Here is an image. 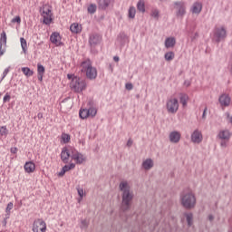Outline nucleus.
<instances>
[{
	"instance_id": "obj_1",
	"label": "nucleus",
	"mask_w": 232,
	"mask_h": 232,
	"mask_svg": "<svg viewBox=\"0 0 232 232\" xmlns=\"http://www.w3.org/2000/svg\"><path fill=\"white\" fill-rule=\"evenodd\" d=\"M80 68V77H73L70 83V88L77 93H81L82 90H86V82L84 79L88 78V63L86 61L82 62Z\"/></svg>"
},
{
	"instance_id": "obj_2",
	"label": "nucleus",
	"mask_w": 232,
	"mask_h": 232,
	"mask_svg": "<svg viewBox=\"0 0 232 232\" xmlns=\"http://www.w3.org/2000/svg\"><path fill=\"white\" fill-rule=\"evenodd\" d=\"M119 188L122 191L121 209L123 213H126V211H130V209H131V200H133V193L130 192V185H128V182L126 181L121 182Z\"/></svg>"
},
{
	"instance_id": "obj_3",
	"label": "nucleus",
	"mask_w": 232,
	"mask_h": 232,
	"mask_svg": "<svg viewBox=\"0 0 232 232\" xmlns=\"http://www.w3.org/2000/svg\"><path fill=\"white\" fill-rule=\"evenodd\" d=\"M179 200L182 208L185 209H195L197 207V197L193 191L181 192Z\"/></svg>"
},
{
	"instance_id": "obj_4",
	"label": "nucleus",
	"mask_w": 232,
	"mask_h": 232,
	"mask_svg": "<svg viewBox=\"0 0 232 232\" xmlns=\"http://www.w3.org/2000/svg\"><path fill=\"white\" fill-rule=\"evenodd\" d=\"M102 41V36L101 34L94 33L92 34L89 37V44L91 47V53H97V49L96 46L98 44H101V42Z\"/></svg>"
},
{
	"instance_id": "obj_5",
	"label": "nucleus",
	"mask_w": 232,
	"mask_h": 232,
	"mask_svg": "<svg viewBox=\"0 0 232 232\" xmlns=\"http://www.w3.org/2000/svg\"><path fill=\"white\" fill-rule=\"evenodd\" d=\"M226 37H227V31L226 27H217L214 30V39L216 43H220L221 41H226Z\"/></svg>"
},
{
	"instance_id": "obj_6",
	"label": "nucleus",
	"mask_w": 232,
	"mask_h": 232,
	"mask_svg": "<svg viewBox=\"0 0 232 232\" xmlns=\"http://www.w3.org/2000/svg\"><path fill=\"white\" fill-rule=\"evenodd\" d=\"M166 108L169 113H177L179 111V100L177 98L167 100Z\"/></svg>"
},
{
	"instance_id": "obj_7",
	"label": "nucleus",
	"mask_w": 232,
	"mask_h": 232,
	"mask_svg": "<svg viewBox=\"0 0 232 232\" xmlns=\"http://www.w3.org/2000/svg\"><path fill=\"white\" fill-rule=\"evenodd\" d=\"M33 232H46V222L37 218L33 223Z\"/></svg>"
},
{
	"instance_id": "obj_8",
	"label": "nucleus",
	"mask_w": 232,
	"mask_h": 232,
	"mask_svg": "<svg viewBox=\"0 0 232 232\" xmlns=\"http://www.w3.org/2000/svg\"><path fill=\"white\" fill-rule=\"evenodd\" d=\"M73 148H66L64 147L61 152V160L64 164H68V160H70V157L72 158V155L74 153Z\"/></svg>"
},
{
	"instance_id": "obj_9",
	"label": "nucleus",
	"mask_w": 232,
	"mask_h": 232,
	"mask_svg": "<svg viewBox=\"0 0 232 232\" xmlns=\"http://www.w3.org/2000/svg\"><path fill=\"white\" fill-rule=\"evenodd\" d=\"M176 6V15L177 17H184L186 14V5H184V3L182 2H175L174 3Z\"/></svg>"
},
{
	"instance_id": "obj_10",
	"label": "nucleus",
	"mask_w": 232,
	"mask_h": 232,
	"mask_svg": "<svg viewBox=\"0 0 232 232\" xmlns=\"http://www.w3.org/2000/svg\"><path fill=\"white\" fill-rule=\"evenodd\" d=\"M6 52V33L3 31L0 34V57Z\"/></svg>"
},
{
	"instance_id": "obj_11",
	"label": "nucleus",
	"mask_w": 232,
	"mask_h": 232,
	"mask_svg": "<svg viewBox=\"0 0 232 232\" xmlns=\"http://www.w3.org/2000/svg\"><path fill=\"white\" fill-rule=\"evenodd\" d=\"M88 79L90 81L97 79V68L92 66V62L90 60H88Z\"/></svg>"
},
{
	"instance_id": "obj_12",
	"label": "nucleus",
	"mask_w": 232,
	"mask_h": 232,
	"mask_svg": "<svg viewBox=\"0 0 232 232\" xmlns=\"http://www.w3.org/2000/svg\"><path fill=\"white\" fill-rule=\"evenodd\" d=\"M42 15L44 17V24H50L52 23V10L48 8H44Z\"/></svg>"
},
{
	"instance_id": "obj_13",
	"label": "nucleus",
	"mask_w": 232,
	"mask_h": 232,
	"mask_svg": "<svg viewBox=\"0 0 232 232\" xmlns=\"http://www.w3.org/2000/svg\"><path fill=\"white\" fill-rule=\"evenodd\" d=\"M218 101L221 106L227 107L229 104H231V97H229V94L227 93L221 94Z\"/></svg>"
},
{
	"instance_id": "obj_14",
	"label": "nucleus",
	"mask_w": 232,
	"mask_h": 232,
	"mask_svg": "<svg viewBox=\"0 0 232 232\" xmlns=\"http://www.w3.org/2000/svg\"><path fill=\"white\" fill-rule=\"evenodd\" d=\"M181 137L182 135L180 134V132L173 130L169 133V141L172 142L173 144H178V142H180Z\"/></svg>"
},
{
	"instance_id": "obj_15",
	"label": "nucleus",
	"mask_w": 232,
	"mask_h": 232,
	"mask_svg": "<svg viewBox=\"0 0 232 232\" xmlns=\"http://www.w3.org/2000/svg\"><path fill=\"white\" fill-rule=\"evenodd\" d=\"M191 140L196 144H200V142H202V132L198 130H194L191 134Z\"/></svg>"
},
{
	"instance_id": "obj_16",
	"label": "nucleus",
	"mask_w": 232,
	"mask_h": 232,
	"mask_svg": "<svg viewBox=\"0 0 232 232\" xmlns=\"http://www.w3.org/2000/svg\"><path fill=\"white\" fill-rule=\"evenodd\" d=\"M51 43L53 44H56V46H63V43L61 42V34L59 33H53L50 37Z\"/></svg>"
},
{
	"instance_id": "obj_17",
	"label": "nucleus",
	"mask_w": 232,
	"mask_h": 232,
	"mask_svg": "<svg viewBox=\"0 0 232 232\" xmlns=\"http://www.w3.org/2000/svg\"><path fill=\"white\" fill-rule=\"evenodd\" d=\"M72 159L73 160H76L78 164H82L84 162V156L82 154L79 153L77 150H74V152L72 154Z\"/></svg>"
},
{
	"instance_id": "obj_18",
	"label": "nucleus",
	"mask_w": 232,
	"mask_h": 232,
	"mask_svg": "<svg viewBox=\"0 0 232 232\" xmlns=\"http://www.w3.org/2000/svg\"><path fill=\"white\" fill-rule=\"evenodd\" d=\"M24 168L25 173H34L35 171V163L33 161H27L25 162Z\"/></svg>"
},
{
	"instance_id": "obj_19",
	"label": "nucleus",
	"mask_w": 232,
	"mask_h": 232,
	"mask_svg": "<svg viewBox=\"0 0 232 232\" xmlns=\"http://www.w3.org/2000/svg\"><path fill=\"white\" fill-rule=\"evenodd\" d=\"M177 44L175 37H168L165 39V48H174Z\"/></svg>"
},
{
	"instance_id": "obj_20",
	"label": "nucleus",
	"mask_w": 232,
	"mask_h": 232,
	"mask_svg": "<svg viewBox=\"0 0 232 232\" xmlns=\"http://www.w3.org/2000/svg\"><path fill=\"white\" fill-rule=\"evenodd\" d=\"M110 5H111V0H99L98 8L100 10H106Z\"/></svg>"
},
{
	"instance_id": "obj_21",
	"label": "nucleus",
	"mask_w": 232,
	"mask_h": 232,
	"mask_svg": "<svg viewBox=\"0 0 232 232\" xmlns=\"http://www.w3.org/2000/svg\"><path fill=\"white\" fill-rule=\"evenodd\" d=\"M70 30L72 34H81V32L82 31V26L77 23H74L71 24Z\"/></svg>"
},
{
	"instance_id": "obj_22",
	"label": "nucleus",
	"mask_w": 232,
	"mask_h": 232,
	"mask_svg": "<svg viewBox=\"0 0 232 232\" xmlns=\"http://www.w3.org/2000/svg\"><path fill=\"white\" fill-rule=\"evenodd\" d=\"M153 166H154L153 160H151V159H147L142 162L143 169H146V170L151 169V168H153Z\"/></svg>"
},
{
	"instance_id": "obj_23",
	"label": "nucleus",
	"mask_w": 232,
	"mask_h": 232,
	"mask_svg": "<svg viewBox=\"0 0 232 232\" xmlns=\"http://www.w3.org/2000/svg\"><path fill=\"white\" fill-rule=\"evenodd\" d=\"M218 138L222 140H229L231 139V133L229 130H223L218 133Z\"/></svg>"
},
{
	"instance_id": "obj_24",
	"label": "nucleus",
	"mask_w": 232,
	"mask_h": 232,
	"mask_svg": "<svg viewBox=\"0 0 232 232\" xmlns=\"http://www.w3.org/2000/svg\"><path fill=\"white\" fill-rule=\"evenodd\" d=\"M189 100V96L186 93H180L179 102L182 104L183 108L188 106V101Z\"/></svg>"
},
{
	"instance_id": "obj_25",
	"label": "nucleus",
	"mask_w": 232,
	"mask_h": 232,
	"mask_svg": "<svg viewBox=\"0 0 232 232\" xmlns=\"http://www.w3.org/2000/svg\"><path fill=\"white\" fill-rule=\"evenodd\" d=\"M183 215L186 218L188 227H191L193 225V214L191 212H185Z\"/></svg>"
},
{
	"instance_id": "obj_26",
	"label": "nucleus",
	"mask_w": 232,
	"mask_h": 232,
	"mask_svg": "<svg viewBox=\"0 0 232 232\" xmlns=\"http://www.w3.org/2000/svg\"><path fill=\"white\" fill-rule=\"evenodd\" d=\"M202 12V4L196 2L192 6V14H200Z\"/></svg>"
},
{
	"instance_id": "obj_27",
	"label": "nucleus",
	"mask_w": 232,
	"mask_h": 232,
	"mask_svg": "<svg viewBox=\"0 0 232 232\" xmlns=\"http://www.w3.org/2000/svg\"><path fill=\"white\" fill-rule=\"evenodd\" d=\"M76 189H77V193L80 197V198H78V202L81 203V200H82V198L86 195V192H84V188L82 187H81V185H78L76 187Z\"/></svg>"
},
{
	"instance_id": "obj_28",
	"label": "nucleus",
	"mask_w": 232,
	"mask_h": 232,
	"mask_svg": "<svg viewBox=\"0 0 232 232\" xmlns=\"http://www.w3.org/2000/svg\"><path fill=\"white\" fill-rule=\"evenodd\" d=\"M137 10L141 12V14H144V12H146V4L144 0H139V2L137 3Z\"/></svg>"
},
{
	"instance_id": "obj_29",
	"label": "nucleus",
	"mask_w": 232,
	"mask_h": 232,
	"mask_svg": "<svg viewBox=\"0 0 232 232\" xmlns=\"http://www.w3.org/2000/svg\"><path fill=\"white\" fill-rule=\"evenodd\" d=\"M89 109H88V117H95L97 115V108L92 106V102H89Z\"/></svg>"
},
{
	"instance_id": "obj_30",
	"label": "nucleus",
	"mask_w": 232,
	"mask_h": 232,
	"mask_svg": "<svg viewBox=\"0 0 232 232\" xmlns=\"http://www.w3.org/2000/svg\"><path fill=\"white\" fill-rule=\"evenodd\" d=\"M118 41L121 43V46H124V44H126V41H128V35L124 33H120L118 35Z\"/></svg>"
},
{
	"instance_id": "obj_31",
	"label": "nucleus",
	"mask_w": 232,
	"mask_h": 232,
	"mask_svg": "<svg viewBox=\"0 0 232 232\" xmlns=\"http://www.w3.org/2000/svg\"><path fill=\"white\" fill-rule=\"evenodd\" d=\"M135 14H137V9H135V6H130L129 8V13H128L129 19H135Z\"/></svg>"
},
{
	"instance_id": "obj_32",
	"label": "nucleus",
	"mask_w": 232,
	"mask_h": 232,
	"mask_svg": "<svg viewBox=\"0 0 232 232\" xmlns=\"http://www.w3.org/2000/svg\"><path fill=\"white\" fill-rule=\"evenodd\" d=\"M164 57H165V61H168V62L173 61V59H175V53L172 51L168 52L165 53Z\"/></svg>"
},
{
	"instance_id": "obj_33",
	"label": "nucleus",
	"mask_w": 232,
	"mask_h": 232,
	"mask_svg": "<svg viewBox=\"0 0 232 232\" xmlns=\"http://www.w3.org/2000/svg\"><path fill=\"white\" fill-rule=\"evenodd\" d=\"M80 119H88V109H81L79 111Z\"/></svg>"
},
{
	"instance_id": "obj_34",
	"label": "nucleus",
	"mask_w": 232,
	"mask_h": 232,
	"mask_svg": "<svg viewBox=\"0 0 232 232\" xmlns=\"http://www.w3.org/2000/svg\"><path fill=\"white\" fill-rule=\"evenodd\" d=\"M22 72L26 77H32V75H34V71L30 70L28 67L22 68Z\"/></svg>"
},
{
	"instance_id": "obj_35",
	"label": "nucleus",
	"mask_w": 232,
	"mask_h": 232,
	"mask_svg": "<svg viewBox=\"0 0 232 232\" xmlns=\"http://www.w3.org/2000/svg\"><path fill=\"white\" fill-rule=\"evenodd\" d=\"M21 46L24 53H26V50H28V45L26 44V40L24 38H20Z\"/></svg>"
},
{
	"instance_id": "obj_36",
	"label": "nucleus",
	"mask_w": 232,
	"mask_h": 232,
	"mask_svg": "<svg viewBox=\"0 0 232 232\" xmlns=\"http://www.w3.org/2000/svg\"><path fill=\"white\" fill-rule=\"evenodd\" d=\"M62 106L63 108H67L70 110L72 108V102H70V99L66 98L62 102Z\"/></svg>"
},
{
	"instance_id": "obj_37",
	"label": "nucleus",
	"mask_w": 232,
	"mask_h": 232,
	"mask_svg": "<svg viewBox=\"0 0 232 232\" xmlns=\"http://www.w3.org/2000/svg\"><path fill=\"white\" fill-rule=\"evenodd\" d=\"M88 12L89 14H95V12H97V5L91 4L88 7Z\"/></svg>"
},
{
	"instance_id": "obj_38",
	"label": "nucleus",
	"mask_w": 232,
	"mask_h": 232,
	"mask_svg": "<svg viewBox=\"0 0 232 232\" xmlns=\"http://www.w3.org/2000/svg\"><path fill=\"white\" fill-rule=\"evenodd\" d=\"M0 135L1 137H6V135H8V129H6V126L0 127Z\"/></svg>"
},
{
	"instance_id": "obj_39",
	"label": "nucleus",
	"mask_w": 232,
	"mask_h": 232,
	"mask_svg": "<svg viewBox=\"0 0 232 232\" xmlns=\"http://www.w3.org/2000/svg\"><path fill=\"white\" fill-rule=\"evenodd\" d=\"M81 229H88V220L87 219H82L80 224Z\"/></svg>"
},
{
	"instance_id": "obj_40",
	"label": "nucleus",
	"mask_w": 232,
	"mask_h": 232,
	"mask_svg": "<svg viewBox=\"0 0 232 232\" xmlns=\"http://www.w3.org/2000/svg\"><path fill=\"white\" fill-rule=\"evenodd\" d=\"M37 72H38V74H44V72H45L44 66L41 63H38L37 64Z\"/></svg>"
},
{
	"instance_id": "obj_41",
	"label": "nucleus",
	"mask_w": 232,
	"mask_h": 232,
	"mask_svg": "<svg viewBox=\"0 0 232 232\" xmlns=\"http://www.w3.org/2000/svg\"><path fill=\"white\" fill-rule=\"evenodd\" d=\"M73 168H75V164L73 163H71L70 165H64L63 167V169L65 170V173L66 171H70V169H73Z\"/></svg>"
},
{
	"instance_id": "obj_42",
	"label": "nucleus",
	"mask_w": 232,
	"mask_h": 232,
	"mask_svg": "<svg viewBox=\"0 0 232 232\" xmlns=\"http://www.w3.org/2000/svg\"><path fill=\"white\" fill-rule=\"evenodd\" d=\"M62 140H63V142L67 144V142H70V135L66 133L62 134Z\"/></svg>"
},
{
	"instance_id": "obj_43",
	"label": "nucleus",
	"mask_w": 232,
	"mask_h": 232,
	"mask_svg": "<svg viewBox=\"0 0 232 232\" xmlns=\"http://www.w3.org/2000/svg\"><path fill=\"white\" fill-rule=\"evenodd\" d=\"M13 208H14V203L9 202L5 208V212L7 213L6 215H8V214L10 215V211H12Z\"/></svg>"
},
{
	"instance_id": "obj_44",
	"label": "nucleus",
	"mask_w": 232,
	"mask_h": 232,
	"mask_svg": "<svg viewBox=\"0 0 232 232\" xmlns=\"http://www.w3.org/2000/svg\"><path fill=\"white\" fill-rule=\"evenodd\" d=\"M151 16L154 17V19H159V10L157 9L152 10Z\"/></svg>"
},
{
	"instance_id": "obj_45",
	"label": "nucleus",
	"mask_w": 232,
	"mask_h": 232,
	"mask_svg": "<svg viewBox=\"0 0 232 232\" xmlns=\"http://www.w3.org/2000/svg\"><path fill=\"white\" fill-rule=\"evenodd\" d=\"M9 72H10L9 68L5 69L1 81H3L5 79V77H6V75H8Z\"/></svg>"
},
{
	"instance_id": "obj_46",
	"label": "nucleus",
	"mask_w": 232,
	"mask_h": 232,
	"mask_svg": "<svg viewBox=\"0 0 232 232\" xmlns=\"http://www.w3.org/2000/svg\"><path fill=\"white\" fill-rule=\"evenodd\" d=\"M11 97H10V94L6 93L5 96H4V102H8V101H10Z\"/></svg>"
},
{
	"instance_id": "obj_47",
	"label": "nucleus",
	"mask_w": 232,
	"mask_h": 232,
	"mask_svg": "<svg viewBox=\"0 0 232 232\" xmlns=\"http://www.w3.org/2000/svg\"><path fill=\"white\" fill-rule=\"evenodd\" d=\"M8 218H10V214H6L5 218L3 220V226H6Z\"/></svg>"
},
{
	"instance_id": "obj_48",
	"label": "nucleus",
	"mask_w": 232,
	"mask_h": 232,
	"mask_svg": "<svg viewBox=\"0 0 232 232\" xmlns=\"http://www.w3.org/2000/svg\"><path fill=\"white\" fill-rule=\"evenodd\" d=\"M227 140H224L220 142L221 148H227Z\"/></svg>"
},
{
	"instance_id": "obj_49",
	"label": "nucleus",
	"mask_w": 232,
	"mask_h": 232,
	"mask_svg": "<svg viewBox=\"0 0 232 232\" xmlns=\"http://www.w3.org/2000/svg\"><path fill=\"white\" fill-rule=\"evenodd\" d=\"M12 23H21V16H15L13 20Z\"/></svg>"
},
{
	"instance_id": "obj_50",
	"label": "nucleus",
	"mask_w": 232,
	"mask_h": 232,
	"mask_svg": "<svg viewBox=\"0 0 232 232\" xmlns=\"http://www.w3.org/2000/svg\"><path fill=\"white\" fill-rule=\"evenodd\" d=\"M126 90H133V84L132 83H126L125 84Z\"/></svg>"
},
{
	"instance_id": "obj_51",
	"label": "nucleus",
	"mask_w": 232,
	"mask_h": 232,
	"mask_svg": "<svg viewBox=\"0 0 232 232\" xmlns=\"http://www.w3.org/2000/svg\"><path fill=\"white\" fill-rule=\"evenodd\" d=\"M127 146L128 148H131V146H133V140H131V138L128 140Z\"/></svg>"
},
{
	"instance_id": "obj_52",
	"label": "nucleus",
	"mask_w": 232,
	"mask_h": 232,
	"mask_svg": "<svg viewBox=\"0 0 232 232\" xmlns=\"http://www.w3.org/2000/svg\"><path fill=\"white\" fill-rule=\"evenodd\" d=\"M65 170L62 168V170L58 173V177H64Z\"/></svg>"
},
{
	"instance_id": "obj_53",
	"label": "nucleus",
	"mask_w": 232,
	"mask_h": 232,
	"mask_svg": "<svg viewBox=\"0 0 232 232\" xmlns=\"http://www.w3.org/2000/svg\"><path fill=\"white\" fill-rule=\"evenodd\" d=\"M184 85L187 86V87H189V86H191V82L188 81V80H186V81L184 82Z\"/></svg>"
},
{
	"instance_id": "obj_54",
	"label": "nucleus",
	"mask_w": 232,
	"mask_h": 232,
	"mask_svg": "<svg viewBox=\"0 0 232 232\" xmlns=\"http://www.w3.org/2000/svg\"><path fill=\"white\" fill-rule=\"evenodd\" d=\"M73 77H77L73 74H67V79L73 81Z\"/></svg>"
},
{
	"instance_id": "obj_55",
	"label": "nucleus",
	"mask_w": 232,
	"mask_h": 232,
	"mask_svg": "<svg viewBox=\"0 0 232 232\" xmlns=\"http://www.w3.org/2000/svg\"><path fill=\"white\" fill-rule=\"evenodd\" d=\"M43 77H44V74H38V81H40V82H43Z\"/></svg>"
},
{
	"instance_id": "obj_56",
	"label": "nucleus",
	"mask_w": 232,
	"mask_h": 232,
	"mask_svg": "<svg viewBox=\"0 0 232 232\" xmlns=\"http://www.w3.org/2000/svg\"><path fill=\"white\" fill-rule=\"evenodd\" d=\"M206 111H208V107H206L203 111L202 119H206Z\"/></svg>"
},
{
	"instance_id": "obj_57",
	"label": "nucleus",
	"mask_w": 232,
	"mask_h": 232,
	"mask_svg": "<svg viewBox=\"0 0 232 232\" xmlns=\"http://www.w3.org/2000/svg\"><path fill=\"white\" fill-rule=\"evenodd\" d=\"M11 153H14V154H15V153H17V148H11Z\"/></svg>"
},
{
	"instance_id": "obj_58",
	"label": "nucleus",
	"mask_w": 232,
	"mask_h": 232,
	"mask_svg": "<svg viewBox=\"0 0 232 232\" xmlns=\"http://www.w3.org/2000/svg\"><path fill=\"white\" fill-rule=\"evenodd\" d=\"M208 220L213 222V220H215V217H213V215H208Z\"/></svg>"
},
{
	"instance_id": "obj_59",
	"label": "nucleus",
	"mask_w": 232,
	"mask_h": 232,
	"mask_svg": "<svg viewBox=\"0 0 232 232\" xmlns=\"http://www.w3.org/2000/svg\"><path fill=\"white\" fill-rule=\"evenodd\" d=\"M37 118H38L39 120L43 119V112H39V113L37 114Z\"/></svg>"
},
{
	"instance_id": "obj_60",
	"label": "nucleus",
	"mask_w": 232,
	"mask_h": 232,
	"mask_svg": "<svg viewBox=\"0 0 232 232\" xmlns=\"http://www.w3.org/2000/svg\"><path fill=\"white\" fill-rule=\"evenodd\" d=\"M113 61H115V63H119V61H120L119 56H114Z\"/></svg>"
},
{
	"instance_id": "obj_61",
	"label": "nucleus",
	"mask_w": 232,
	"mask_h": 232,
	"mask_svg": "<svg viewBox=\"0 0 232 232\" xmlns=\"http://www.w3.org/2000/svg\"><path fill=\"white\" fill-rule=\"evenodd\" d=\"M82 144L84 146L85 142H84V141H82Z\"/></svg>"
},
{
	"instance_id": "obj_62",
	"label": "nucleus",
	"mask_w": 232,
	"mask_h": 232,
	"mask_svg": "<svg viewBox=\"0 0 232 232\" xmlns=\"http://www.w3.org/2000/svg\"><path fill=\"white\" fill-rule=\"evenodd\" d=\"M1 95H2V94L0 93V97H1Z\"/></svg>"
},
{
	"instance_id": "obj_63",
	"label": "nucleus",
	"mask_w": 232,
	"mask_h": 232,
	"mask_svg": "<svg viewBox=\"0 0 232 232\" xmlns=\"http://www.w3.org/2000/svg\"><path fill=\"white\" fill-rule=\"evenodd\" d=\"M160 1H164V0H160Z\"/></svg>"
}]
</instances>
